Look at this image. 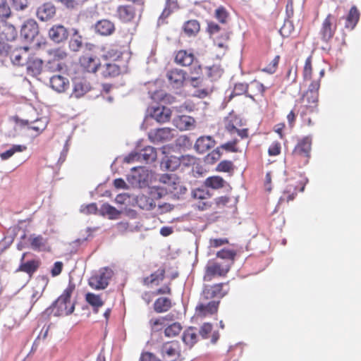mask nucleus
Wrapping results in <instances>:
<instances>
[{
    "instance_id": "5",
    "label": "nucleus",
    "mask_w": 361,
    "mask_h": 361,
    "mask_svg": "<svg viewBox=\"0 0 361 361\" xmlns=\"http://www.w3.org/2000/svg\"><path fill=\"white\" fill-rule=\"evenodd\" d=\"M161 184V189L166 193H170L174 197H178L185 193L187 189L182 185L180 178L176 174H162L159 177Z\"/></svg>"
},
{
    "instance_id": "63",
    "label": "nucleus",
    "mask_w": 361,
    "mask_h": 361,
    "mask_svg": "<svg viewBox=\"0 0 361 361\" xmlns=\"http://www.w3.org/2000/svg\"><path fill=\"white\" fill-rule=\"evenodd\" d=\"M215 16L220 23H225L227 18V12L225 8H219L216 10Z\"/></svg>"
},
{
    "instance_id": "49",
    "label": "nucleus",
    "mask_w": 361,
    "mask_h": 361,
    "mask_svg": "<svg viewBox=\"0 0 361 361\" xmlns=\"http://www.w3.org/2000/svg\"><path fill=\"white\" fill-rule=\"evenodd\" d=\"M182 339L186 345L192 347L197 342V334L193 329L190 328L184 331Z\"/></svg>"
},
{
    "instance_id": "38",
    "label": "nucleus",
    "mask_w": 361,
    "mask_h": 361,
    "mask_svg": "<svg viewBox=\"0 0 361 361\" xmlns=\"http://www.w3.org/2000/svg\"><path fill=\"white\" fill-rule=\"evenodd\" d=\"M360 18V12L356 6L351 7L348 16L345 18V27L353 30L357 23Z\"/></svg>"
},
{
    "instance_id": "8",
    "label": "nucleus",
    "mask_w": 361,
    "mask_h": 361,
    "mask_svg": "<svg viewBox=\"0 0 361 361\" xmlns=\"http://www.w3.org/2000/svg\"><path fill=\"white\" fill-rule=\"evenodd\" d=\"M207 301L200 298V301L195 307V314L197 317L204 318L217 313L220 301L214 300Z\"/></svg>"
},
{
    "instance_id": "2",
    "label": "nucleus",
    "mask_w": 361,
    "mask_h": 361,
    "mask_svg": "<svg viewBox=\"0 0 361 361\" xmlns=\"http://www.w3.org/2000/svg\"><path fill=\"white\" fill-rule=\"evenodd\" d=\"M312 149V137L305 136L300 139L295 146L291 157L299 167L306 165L310 160Z\"/></svg>"
},
{
    "instance_id": "15",
    "label": "nucleus",
    "mask_w": 361,
    "mask_h": 361,
    "mask_svg": "<svg viewBox=\"0 0 361 361\" xmlns=\"http://www.w3.org/2000/svg\"><path fill=\"white\" fill-rule=\"evenodd\" d=\"M130 51L129 50L121 51L118 47H113V49L108 51L104 56L107 59L113 60V63H125L128 65L130 59Z\"/></svg>"
},
{
    "instance_id": "30",
    "label": "nucleus",
    "mask_w": 361,
    "mask_h": 361,
    "mask_svg": "<svg viewBox=\"0 0 361 361\" xmlns=\"http://www.w3.org/2000/svg\"><path fill=\"white\" fill-rule=\"evenodd\" d=\"M173 319V314H167L164 317L151 319L149 322V324L152 331H159L161 330L168 322H172Z\"/></svg>"
},
{
    "instance_id": "23",
    "label": "nucleus",
    "mask_w": 361,
    "mask_h": 361,
    "mask_svg": "<svg viewBox=\"0 0 361 361\" xmlns=\"http://www.w3.org/2000/svg\"><path fill=\"white\" fill-rule=\"evenodd\" d=\"M90 90V83L85 79L75 78L73 80V89L71 97L80 98Z\"/></svg>"
},
{
    "instance_id": "28",
    "label": "nucleus",
    "mask_w": 361,
    "mask_h": 361,
    "mask_svg": "<svg viewBox=\"0 0 361 361\" xmlns=\"http://www.w3.org/2000/svg\"><path fill=\"white\" fill-rule=\"evenodd\" d=\"M50 85L55 91L63 92L68 89L69 81L67 78L60 75H55L50 78Z\"/></svg>"
},
{
    "instance_id": "41",
    "label": "nucleus",
    "mask_w": 361,
    "mask_h": 361,
    "mask_svg": "<svg viewBox=\"0 0 361 361\" xmlns=\"http://www.w3.org/2000/svg\"><path fill=\"white\" fill-rule=\"evenodd\" d=\"M200 25L197 20H190L183 25V30L188 36H195L200 31Z\"/></svg>"
},
{
    "instance_id": "48",
    "label": "nucleus",
    "mask_w": 361,
    "mask_h": 361,
    "mask_svg": "<svg viewBox=\"0 0 361 361\" xmlns=\"http://www.w3.org/2000/svg\"><path fill=\"white\" fill-rule=\"evenodd\" d=\"M27 149L26 146L21 145H15L6 152L0 154V157L2 160H6L11 157L16 152H22Z\"/></svg>"
},
{
    "instance_id": "22",
    "label": "nucleus",
    "mask_w": 361,
    "mask_h": 361,
    "mask_svg": "<svg viewBox=\"0 0 361 361\" xmlns=\"http://www.w3.org/2000/svg\"><path fill=\"white\" fill-rule=\"evenodd\" d=\"M56 14V8L51 2L44 3L37 10V16L42 21L51 19Z\"/></svg>"
},
{
    "instance_id": "25",
    "label": "nucleus",
    "mask_w": 361,
    "mask_h": 361,
    "mask_svg": "<svg viewBox=\"0 0 361 361\" xmlns=\"http://www.w3.org/2000/svg\"><path fill=\"white\" fill-rule=\"evenodd\" d=\"M25 255V253L23 254L20 259L21 263L17 269L16 271L25 272L31 276L39 267L41 263L38 259H32L26 262H23Z\"/></svg>"
},
{
    "instance_id": "56",
    "label": "nucleus",
    "mask_w": 361,
    "mask_h": 361,
    "mask_svg": "<svg viewBox=\"0 0 361 361\" xmlns=\"http://www.w3.org/2000/svg\"><path fill=\"white\" fill-rule=\"evenodd\" d=\"M212 332V325L210 323H204L200 329V335L202 338L207 339L209 338V335Z\"/></svg>"
},
{
    "instance_id": "12",
    "label": "nucleus",
    "mask_w": 361,
    "mask_h": 361,
    "mask_svg": "<svg viewBox=\"0 0 361 361\" xmlns=\"http://www.w3.org/2000/svg\"><path fill=\"white\" fill-rule=\"evenodd\" d=\"M159 197V194L155 190H151L147 194H140L136 197L135 201L137 206L142 209L152 210L156 207L154 198Z\"/></svg>"
},
{
    "instance_id": "10",
    "label": "nucleus",
    "mask_w": 361,
    "mask_h": 361,
    "mask_svg": "<svg viewBox=\"0 0 361 361\" xmlns=\"http://www.w3.org/2000/svg\"><path fill=\"white\" fill-rule=\"evenodd\" d=\"M305 185L296 180H291L286 187L282 195L279 198V202H289L295 199L298 192H302Z\"/></svg>"
},
{
    "instance_id": "21",
    "label": "nucleus",
    "mask_w": 361,
    "mask_h": 361,
    "mask_svg": "<svg viewBox=\"0 0 361 361\" xmlns=\"http://www.w3.org/2000/svg\"><path fill=\"white\" fill-rule=\"evenodd\" d=\"M28 241L30 247L35 251L42 252L50 250L47 239L44 238L41 235H36L35 234H32L30 235Z\"/></svg>"
},
{
    "instance_id": "26",
    "label": "nucleus",
    "mask_w": 361,
    "mask_h": 361,
    "mask_svg": "<svg viewBox=\"0 0 361 361\" xmlns=\"http://www.w3.org/2000/svg\"><path fill=\"white\" fill-rule=\"evenodd\" d=\"M215 145V141L211 136H201L195 144V148L199 153L203 154Z\"/></svg>"
},
{
    "instance_id": "47",
    "label": "nucleus",
    "mask_w": 361,
    "mask_h": 361,
    "mask_svg": "<svg viewBox=\"0 0 361 361\" xmlns=\"http://www.w3.org/2000/svg\"><path fill=\"white\" fill-rule=\"evenodd\" d=\"M182 329L179 322H173L165 328L164 334L166 337H174L180 333Z\"/></svg>"
},
{
    "instance_id": "64",
    "label": "nucleus",
    "mask_w": 361,
    "mask_h": 361,
    "mask_svg": "<svg viewBox=\"0 0 361 361\" xmlns=\"http://www.w3.org/2000/svg\"><path fill=\"white\" fill-rule=\"evenodd\" d=\"M13 8L18 10H24L27 6V0H11Z\"/></svg>"
},
{
    "instance_id": "29",
    "label": "nucleus",
    "mask_w": 361,
    "mask_h": 361,
    "mask_svg": "<svg viewBox=\"0 0 361 361\" xmlns=\"http://www.w3.org/2000/svg\"><path fill=\"white\" fill-rule=\"evenodd\" d=\"M171 115V110L165 106L154 108L151 116L159 123H166L170 120Z\"/></svg>"
},
{
    "instance_id": "61",
    "label": "nucleus",
    "mask_w": 361,
    "mask_h": 361,
    "mask_svg": "<svg viewBox=\"0 0 361 361\" xmlns=\"http://www.w3.org/2000/svg\"><path fill=\"white\" fill-rule=\"evenodd\" d=\"M155 296L156 295H171L172 294V289L171 287V283L164 284L163 286L156 289L154 291Z\"/></svg>"
},
{
    "instance_id": "17",
    "label": "nucleus",
    "mask_w": 361,
    "mask_h": 361,
    "mask_svg": "<svg viewBox=\"0 0 361 361\" xmlns=\"http://www.w3.org/2000/svg\"><path fill=\"white\" fill-rule=\"evenodd\" d=\"M166 275V269L164 267H160L154 272L152 273L149 276L144 277L142 283L145 286H151L153 285H159L164 279Z\"/></svg>"
},
{
    "instance_id": "58",
    "label": "nucleus",
    "mask_w": 361,
    "mask_h": 361,
    "mask_svg": "<svg viewBox=\"0 0 361 361\" xmlns=\"http://www.w3.org/2000/svg\"><path fill=\"white\" fill-rule=\"evenodd\" d=\"M298 108H299L298 104H295L293 109H292L286 116L288 123V126H290V128H293L295 126V120H296V115H297L296 112H299L298 111Z\"/></svg>"
},
{
    "instance_id": "44",
    "label": "nucleus",
    "mask_w": 361,
    "mask_h": 361,
    "mask_svg": "<svg viewBox=\"0 0 361 361\" xmlns=\"http://www.w3.org/2000/svg\"><path fill=\"white\" fill-rule=\"evenodd\" d=\"M118 15L124 21L130 20L134 16V11L132 7L121 6L118 8Z\"/></svg>"
},
{
    "instance_id": "36",
    "label": "nucleus",
    "mask_w": 361,
    "mask_h": 361,
    "mask_svg": "<svg viewBox=\"0 0 361 361\" xmlns=\"http://www.w3.org/2000/svg\"><path fill=\"white\" fill-rule=\"evenodd\" d=\"M85 300L92 306L95 313L98 312L99 307H102L104 304V301L102 299L101 295L93 293H86Z\"/></svg>"
},
{
    "instance_id": "37",
    "label": "nucleus",
    "mask_w": 361,
    "mask_h": 361,
    "mask_svg": "<svg viewBox=\"0 0 361 361\" xmlns=\"http://www.w3.org/2000/svg\"><path fill=\"white\" fill-rule=\"evenodd\" d=\"M236 253L235 251L228 249H222L216 253V257L220 259V262L229 264V268L233 264Z\"/></svg>"
},
{
    "instance_id": "18",
    "label": "nucleus",
    "mask_w": 361,
    "mask_h": 361,
    "mask_svg": "<svg viewBox=\"0 0 361 361\" xmlns=\"http://www.w3.org/2000/svg\"><path fill=\"white\" fill-rule=\"evenodd\" d=\"M166 77L171 85L174 87L178 88L183 85L186 73L181 69L173 68L167 72Z\"/></svg>"
},
{
    "instance_id": "14",
    "label": "nucleus",
    "mask_w": 361,
    "mask_h": 361,
    "mask_svg": "<svg viewBox=\"0 0 361 361\" xmlns=\"http://www.w3.org/2000/svg\"><path fill=\"white\" fill-rule=\"evenodd\" d=\"M127 67L125 63H106L102 66L101 74L104 78H115L125 71Z\"/></svg>"
},
{
    "instance_id": "31",
    "label": "nucleus",
    "mask_w": 361,
    "mask_h": 361,
    "mask_svg": "<svg viewBox=\"0 0 361 361\" xmlns=\"http://www.w3.org/2000/svg\"><path fill=\"white\" fill-rule=\"evenodd\" d=\"M172 300L167 297H159L154 302L153 308L157 313L168 312L172 307Z\"/></svg>"
},
{
    "instance_id": "4",
    "label": "nucleus",
    "mask_w": 361,
    "mask_h": 361,
    "mask_svg": "<svg viewBox=\"0 0 361 361\" xmlns=\"http://www.w3.org/2000/svg\"><path fill=\"white\" fill-rule=\"evenodd\" d=\"M229 264L221 262L219 259H210L204 267V281H212L216 278L226 277L229 272Z\"/></svg>"
},
{
    "instance_id": "19",
    "label": "nucleus",
    "mask_w": 361,
    "mask_h": 361,
    "mask_svg": "<svg viewBox=\"0 0 361 361\" xmlns=\"http://www.w3.org/2000/svg\"><path fill=\"white\" fill-rule=\"evenodd\" d=\"M81 66L89 73H95L100 66L99 60L95 56L86 54L80 59Z\"/></svg>"
},
{
    "instance_id": "32",
    "label": "nucleus",
    "mask_w": 361,
    "mask_h": 361,
    "mask_svg": "<svg viewBox=\"0 0 361 361\" xmlns=\"http://www.w3.org/2000/svg\"><path fill=\"white\" fill-rule=\"evenodd\" d=\"M43 61L39 59H29L27 62V72L28 75L37 76L42 70Z\"/></svg>"
},
{
    "instance_id": "13",
    "label": "nucleus",
    "mask_w": 361,
    "mask_h": 361,
    "mask_svg": "<svg viewBox=\"0 0 361 361\" xmlns=\"http://www.w3.org/2000/svg\"><path fill=\"white\" fill-rule=\"evenodd\" d=\"M173 137L172 130L169 128H157L148 133V138L153 143L170 141Z\"/></svg>"
},
{
    "instance_id": "6",
    "label": "nucleus",
    "mask_w": 361,
    "mask_h": 361,
    "mask_svg": "<svg viewBox=\"0 0 361 361\" xmlns=\"http://www.w3.org/2000/svg\"><path fill=\"white\" fill-rule=\"evenodd\" d=\"M230 291L229 281L216 283L213 284H204L201 293V299L209 300L225 297Z\"/></svg>"
},
{
    "instance_id": "27",
    "label": "nucleus",
    "mask_w": 361,
    "mask_h": 361,
    "mask_svg": "<svg viewBox=\"0 0 361 361\" xmlns=\"http://www.w3.org/2000/svg\"><path fill=\"white\" fill-rule=\"evenodd\" d=\"M49 35L54 42L61 43L67 39L68 33L66 28L63 25H56L49 30Z\"/></svg>"
},
{
    "instance_id": "20",
    "label": "nucleus",
    "mask_w": 361,
    "mask_h": 361,
    "mask_svg": "<svg viewBox=\"0 0 361 361\" xmlns=\"http://www.w3.org/2000/svg\"><path fill=\"white\" fill-rule=\"evenodd\" d=\"M16 36V30L12 25H8L3 20L0 22V44H4V41L12 42Z\"/></svg>"
},
{
    "instance_id": "55",
    "label": "nucleus",
    "mask_w": 361,
    "mask_h": 361,
    "mask_svg": "<svg viewBox=\"0 0 361 361\" xmlns=\"http://www.w3.org/2000/svg\"><path fill=\"white\" fill-rule=\"evenodd\" d=\"M233 169V164L231 161H221L216 166V170L221 172H230Z\"/></svg>"
},
{
    "instance_id": "39",
    "label": "nucleus",
    "mask_w": 361,
    "mask_h": 361,
    "mask_svg": "<svg viewBox=\"0 0 361 361\" xmlns=\"http://www.w3.org/2000/svg\"><path fill=\"white\" fill-rule=\"evenodd\" d=\"M29 47H17L11 54V59L16 65H23V55L26 54Z\"/></svg>"
},
{
    "instance_id": "35",
    "label": "nucleus",
    "mask_w": 361,
    "mask_h": 361,
    "mask_svg": "<svg viewBox=\"0 0 361 361\" xmlns=\"http://www.w3.org/2000/svg\"><path fill=\"white\" fill-rule=\"evenodd\" d=\"M180 164V159L174 157L166 156L161 161V168L164 170H168L173 171L176 170Z\"/></svg>"
},
{
    "instance_id": "7",
    "label": "nucleus",
    "mask_w": 361,
    "mask_h": 361,
    "mask_svg": "<svg viewBox=\"0 0 361 361\" xmlns=\"http://www.w3.org/2000/svg\"><path fill=\"white\" fill-rule=\"evenodd\" d=\"M113 275L114 271L108 267L102 268L89 279L88 284L92 289L104 290L109 286V280Z\"/></svg>"
},
{
    "instance_id": "43",
    "label": "nucleus",
    "mask_w": 361,
    "mask_h": 361,
    "mask_svg": "<svg viewBox=\"0 0 361 361\" xmlns=\"http://www.w3.org/2000/svg\"><path fill=\"white\" fill-rule=\"evenodd\" d=\"M225 180L220 176H211L204 180V185L212 189H219L224 186Z\"/></svg>"
},
{
    "instance_id": "46",
    "label": "nucleus",
    "mask_w": 361,
    "mask_h": 361,
    "mask_svg": "<svg viewBox=\"0 0 361 361\" xmlns=\"http://www.w3.org/2000/svg\"><path fill=\"white\" fill-rule=\"evenodd\" d=\"M166 7L158 20L159 24H160L161 22L163 23L164 20L170 15V13L173 11V10L177 8L176 0H166Z\"/></svg>"
},
{
    "instance_id": "62",
    "label": "nucleus",
    "mask_w": 361,
    "mask_h": 361,
    "mask_svg": "<svg viewBox=\"0 0 361 361\" xmlns=\"http://www.w3.org/2000/svg\"><path fill=\"white\" fill-rule=\"evenodd\" d=\"M80 211L85 214H96L97 207L95 203H91L85 206H82Z\"/></svg>"
},
{
    "instance_id": "42",
    "label": "nucleus",
    "mask_w": 361,
    "mask_h": 361,
    "mask_svg": "<svg viewBox=\"0 0 361 361\" xmlns=\"http://www.w3.org/2000/svg\"><path fill=\"white\" fill-rule=\"evenodd\" d=\"M206 69L207 75L212 80H217L222 76L224 73V69L219 64H214L212 66H207Z\"/></svg>"
},
{
    "instance_id": "9",
    "label": "nucleus",
    "mask_w": 361,
    "mask_h": 361,
    "mask_svg": "<svg viewBox=\"0 0 361 361\" xmlns=\"http://www.w3.org/2000/svg\"><path fill=\"white\" fill-rule=\"evenodd\" d=\"M160 350L163 358L166 361H176L180 356V346L178 341L164 343Z\"/></svg>"
},
{
    "instance_id": "59",
    "label": "nucleus",
    "mask_w": 361,
    "mask_h": 361,
    "mask_svg": "<svg viewBox=\"0 0 361 361\" xmlns=\"http://www.w3.org/2000/svg\"><path fill=\"white\" fill-rule=\"evenodd\" d=\"M281 151V143L278 141L273 142L268 149L269 156H278Z\"/></svg>"
},
{
    "instance_id": "60",
    "label": "nucleus",
    "mask_w": 361,
    "mask_h": 361,
    "mask_svg": "<svg viewBox=\"0 0 361 361\" xmlns=\"http://www.w3.org/2000/svg\"><path fill=\"white\" fill-rule=\"evenodd\" d=\"M71 43H73V45H82V37L76 29L71 30Z\"/></svg>"
},
{
    "instance_id": "34",
    "label": "nucleus",
    "mask_w": 361,
    "mask_h": 361,
    "mask_svg": "<svg viewBox=\"0 0 361 361\" xmlns=\"http://www.w3.org/2000/svg\"><path fill=\"white\" fill-rule=\"evenodd\" d=\"M194 61V55L192 52L185 50H180L175 56V62L179 65L187 66L192 64Z\"/></svg>"
},
{
    "instance_id": "53",
    "label": "nucleus",
    "mask_w": 361,
    "mask_h": 361,
    "mask_svg": "<svg viewBox=\"0 0 361 361\" xmlns=\"http://www.w3.org/2000/svg\"><path fill=\"white\" fill-rule=\"evenodd\" d=\"M238 140H233L232 141L227 142L224 144H222L219 148L226 150V152H238L240 149L237 145Z\"/></svg>"
},
{
    "instance_id": "3",
    "label": "nucleus",
    "mask_w": 361,
    "mask_h": 361,
    "mask_svg": "<svg viewBox=\"0 0 361 361\" xmlns=\"http://www.w3.org/2000/svg\"><path fill=\"white\" fill-rule=\"evenodd\" d=\"M75 288V285L70 282L63 293L55 301L53 306L56 309V315H69L73 312L75 305L71 302V298Z\"/></svg>"
},
{
    "instance_id": "57",
    "label": "nucleus",
    "mask_w": 361,
    "mask_h": 361,
    "mask_svg": "<svg viewBox=\"0 0 361 361\" xmlns=\"http://www.w3.org/2000/svg\"><path fill=\"white\" fill-rule=\"evenodd\" d=\"M293 30V25L290 20H285L283 26L280 28L279 32L282 37H288Z\"/></svg>"
},
{
    "instance_id": "11",
    "label": "nucleus",
    "mask_w": 361,
    "mask_h": 361,
    "mask_svg": "<svg viewBox=\"0 0 361 361\" xmlns=\"http://www.w3.org/2000/svg\"><path fill=\"white\" fill-rule=\"evenodd\" d=\"M336 18L331 14H329L324 20L319 32L323 42L328 43L333 37L336 27Z\"/></svg>"
},
{
    "instance_id": "1",
    "label": "nucleus",
    "mask_w": 361,
    "mask_h": 361,
    "mask_svg": "<svg viewBox=\"0 0 361 361\" xmlns=\"http://www.w3.org/2000/svg\"><path fill=\"white\" fill-rule=\"evenodd\" d=\"M319 87L320 80L312 81L309 85L307 90L296 102L299 106L298 111L300 113L302 122L308 126L314 124L312 117L314 118L319 112Z\"/></svg>"
},
{
    "instance_id": "33",
    "label": "nucleus",
    "mask_w": 361,
    "mask_h": 361,
    "mask_svg": "<svg viewBox=\"0 0 361 361\" xmlns=\"http://www.w3.org/2000/svg\"><path fill=\"white\" fill-rule=\"evenodd\" d=\"M95 30L101 35H109L114 31V25L109 20H102L96 23Z\"/></svg>"
},
{
    "instance_id": "24",
    "label": "nucleus",
    "mask_w": 361,
    "mask_h": 361,
    "mask_svg": "<svg viewBox=\"0 0 361 361\" xmlns=\"http://www.w3.org/2000/svg\"><path fill=\"white\" fill-rule=\"evenodd\" d=\"M192 197L195 200L202 201L197 206L200 209L204 210L211 206V203L209 202L211 195L207 190L204 188H197L193 190Z\"/></svg>"
},
{
    "instance_id": "52",
    "label": "nucleus",
    "mask_w": 361,
    "mask_h": 361,
    "mask_svg": "<svg viewBox=\"0 0 361 361\" xmlns=\"http://www.w3.org/2000/svg\"><path fill=\"white\" fill-rule=\"evenodd\" d=\"M303 78L305 80H309L312 78V56L307 58L303 67Z\"/></svg>"
},
{
    "instance_id": "50",
    "label": "nucleus",
    "mask_w": 361,
    "mask_h": 361,
    "mask_svg": "<svg viewBox=\"0 0 361 361\" xmlns=\"http://www.w3.org/2000/svg\"><path fill=\"white\" fill-rule=\"evenodd\" d=\"M279 60L280 56H275L274 58L267 66L262 68V71L269 74L274 73L277 70Z\"/></svg>"
},
{
    "instance_id": "40",
    "label": "nucleus",
    "mask_w": 361,
    "mask_h": 361,
    "mask_svg": "<svg viewBox=\"0 0 361 361\" xmlns=\"http://www.w3.org/2000/svg\"><path fill=\"white\" fill-rule=\"evenodd\" d=\"M140 154L141 161L145 162H152L155 161L157 158V152L154 147L152 146H147L142 149Z\"/></svg>"
},
{
    "instance_id": "16",
    "label": "nucleus",
    "mask_w": 361,
    "mask_h": 361,
    "mask_svg": "<svg viewBox=\"0 0 361 361\" xmlns=\"http://www.w3.org/2000/svg\"><path fill=\"white\" fill-rule=\"evenodd\" d=\"M38 35V25L35 20L29 19L23 25L20 35L27 42H32Z\"/></svg>"
},
{
    "instance_id": "45",
    "label": "nucleus",
    "mask_w": 361,
    "mask_h": 361,
    "mask_svg": "<svg viewBox=\"0 0 361 361\" xmlns=\"http://www.w3.org/2000/svg\"><path fill=\"white\" fill-rule=\"evenodd\" d=\"M100 210L102 214L108 215L109 219H118L121 214L118 210L108 203L103 204Z\"/></svg>"
},
{
    "instance_id": "51",
    "label": "nucleus",
    "mask_w": 361,
    "mask_h": 361,
    "mask_svg": "<svg viewBox=\"0 0 361 361\" xmlns=\"http://www.w3.org/2000/svg\"><path fill=\"white\" fill-rule=\"evenodd\" d=\"M250 88L255 95H263L268 87H264L262 82L255 80L250 82Z\"/></svg>"
},
{
    "instance_id": "54",
    "label": "nucleus",
    "mask_w": 361,
    "mask_h": 361,
    "mask_svg": "<svg viewBox=\"0 0 361 361\" xmlns=\"http://www.w3.org/2000/svg\"><path fill=\"white\" fill-rule=\"evenodd\" d=\"M11 15V8L6 0H0V18H7Z\"/></svg>"
}]
</instances>
